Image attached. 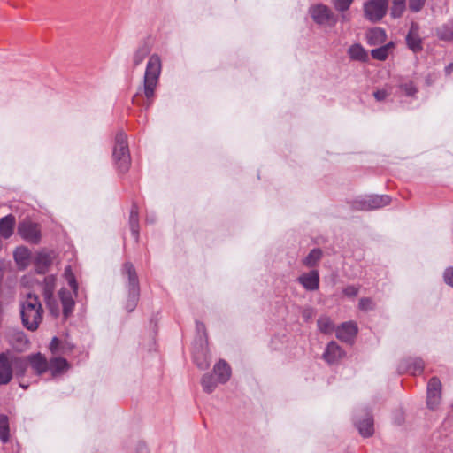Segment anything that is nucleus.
I'll return each instance as SVG.
<instances>
[{"label": "nucleus", "instance_id": "nucleus-1", "mask_svg": "<svg viewBox=\"0 0 453 453\" xmlns=\"http://www.w3.org/2000/svg\"><path fill=\"white\" fill-rule=\"evenodd\" d=\"M161 69L162 63L160 57L157 54L151 55L147 63L143 77V93L146 98V102L143 104V106L145 108H149L153 102Z\"/></svg>", "mask_w": 453, "mask_h": 453}, {"label": "nucleus", "instance_id": "nucleus-2", "mask_svg": "<svg viewBox=\"0 0 453 453\" xmlns=\"http://www.w3.org/2000/svg\"><path fill=\"white\" fill-rule=\"evenodd\" d=\"M43 310L37 296L27 294L20 303V314L22 324L30 330L38 328L42 320Z\"/></svg>", "mask_w": 453, "mask_h": 453}, {"label": "nucleus", "instance_id": "nucleus-3", "mask_svg": "<svg viewBox=\"0 0 453 453\" xmlns=\"http://www.w3.org/2000/svg\"><path fill=\"white\" fill-rule=\"evenodd\" d=\"M64 276L72 289V291H68L65 288H62L59 291V298L61 300L63 306V314L64 317L66 319L73 312L74 307L73 293H77L78 284L76 282L74 274L72 272V268L70 265L65 267Z\"/></svg>", "mask_w": 453, "mask_h": 453}, {"label": "nucleus", "instance_id": "nucleus-4", "mask_svg": "<svg viewBox=\"0 0 453 453\" xmlns=\"http://www.w3.org/2000/svg\"><path fill=\"white\" fill-rule=\"evenodd\" d=\"M122 273L127 275L128 279V300L127 303V310L128 311H133L136 307L140 295L137 274L134 265L131 263L124 264Z\"/></svg>", "mask_w": 453, "mask_h": 453}, {"label": "nucleus", "instance_id": "nucleus-5", "mask_svg": "<svg viewBox=\"0 0 453 453\" xmlns=\"http://www.w3.org/2000/svg\"><path fill=\"white\" fill-rule=\"evenodd\" d=\"M113 158L120 172L125 173L127 171L130 165V156L127 135L122 132L118 133L116 135L113 147Z\"/></svg>", "mask_w": 453, "mask_h": 453}, {"label": "nucleus", "instance_id": "nucleus-6", "mask_svg": "<svg viewBox=\"0 0 453 453\" xmlns=\"http://www.w3.org/2000/svg\"><path fill=\"white\" fill-rule=\"evenodd\" d=\"M309 12L318 25L334 27L337 22V18L332 10L323 4L311 6Z\"/></svg>", "mask_w": 453, "mask_h": 453}, {"label": "nucleus", "instance_id": "nucleus-7", "mask_svg": "<svg viewBox=\"0 0 453 453\" xmlns=\"http://www.w3.org/2000/svg\"><path fill=\"white\" fill-rule=\"evenodd\" d=\"M388 0H368L364 4L365 17L372 22H378L386 15Z\"/></svg>", "mask_w": 453, "mask_h": 453}, {"label": "nucleus", "instance_id": "nucleus-8", "mask_svg": "<svg viewBox=\"0 0 453 453\" xmlns=\"http://www.w3.org/2000/svg\"><path fill=\"white\" fill-rule=\"evenodd\" d=\"M390 197L388 196H368L357 200L354 207L358 210H374L389 204Z\"/></svg>", "mask_w": 453, "mask_h": 453}, {"label": "nucleus", "instance_id": "nucleus-9", "mask_svg": "<svg viewBox=\"0 0 453 453\" xmlns=\"http://www.w3.org/2000/svg\"><path fill=\"white\" fill-rule=\"evenodd\" d=\"M18 232L20 236L31 243H38L41 239L39 225L31 221H23L19 225Z\"/></svg>", "mask_w": 453, "mask_h": 453}, {"label": "nucleus", "instance_id": "nucleus-10", "mask_svg": "<svg viewBox=\"0 0 453 453\" xmlns=\"http://www.w3.org/2000/svg\"><path fill=\"white\" fill-rule=\"evenodd\" d=\"M441 383L436 377H433L427 384L426 403L429 409L434 410L440 403Z\"/></svg>", "mask_w": 453, "mask_h": 453}, {"label": "nucleus", "instance_id": "nucleus-11", "mask_svg": "<svg viewBox=\"0 0 453 453\" xmlns=\"http://www.w3.org/2000/svg\"><path fill=\"white\" fill-rule=\"evenodd\" d=\"M406 42L408 47L413 52H419L422 50V40L419 36V26L417 23L411 22L409 33L406 36Z\"/></svg>", "mask_w": 453, "mask_h": 453}, {"label": "nucleus", "instance_id": "nucleus-12", "mask_svg": "<svg viewBox=\"0 0 453 453\" xmlns=\"http://www.w3.org/2000/svg\"><path fill=\"white\" fill-rule=\"evenodd\" d=\"M357 333V326L354 322L342 323L336 329V337L345 342H351Z\"/></svg>", "mask_w": 453, "mask_h": 453}, {"label": "nucleus", "instance_id": "nucleus-13", "mask_svg": "<svg viewBox=\"0 0 453 453\" xmlns=\"http://www.w3.org/2000/svg\"><path fill=\"white\" fill-rule=\"evenodd\" d=\"M9 361L12 373L19 378L23 377L29 365L28 357H20L9 352Z\"/></svg>", "mask_w": 453, "mask_h": 453}, {"label": "nucleus", "instance_id": "nucleus-14", "mask_svg": "<svg viewBox=\"0 0 453 453\" xmlns=\"http://www.w3.org/2000/svg\"><path fill=\"white\" fill-rule=\"evenodd\" d=\"M55 281L56 278L53 275H50L44 278V297L50 312L54 316H58L59 312L58 309L56 305H54L53 301L51 300L52 292L55 288Z\"/></svg>", "mask_w": 453, "mask_h": 453}, {"label": "nucleus", "instance_id": "nucleus-15", "mask_svg": "<svg viewBox=\"0 0 453 453\" xmlns=\"http://www.w3.org/2000/svg\"><path fill=\"white\" fill-rule=\"evenodd\" d=\"M12 378V371L9 361V352L0 354V385H5Z\"/></svg>", "mask_w": 453, "mask_h": 453}, {"label": "nucleus", "instance_id": "nucleus-16", "mask_svg": "<svg viewBox=\"0 0 453 453\" xmlns=\"http://www.w3.org/2000/svg\"><path fill=\"white\" fill-rule=\"evenodd\" d=\"M298 281L306 290H317L319 286V273L317 271H311L303 273L299 276Z\"/></svg>", "mask_w": 453, "mask_h": 453}, {"label": "nucleus", "instance_id": "nucleus-17", "mask_svg": "<svg viewBox=\"0 0 453 453\" xmlns=\"http://www.w3.org/2000/svg\"><path fill=\"white\" fill-rule=\"evenodd\" d=\"M424 368V362L420 358H413L403 361L399 365V372H408L412 375L420 374Z\"/></svg>", "mask_w": 453, "mask_h": 453}, {"label": "nucleus", "instance_id": "nucleus-18", "mask_svg": "<svg viewBox=\"0 0 453 453\" xmlns=\"http://www.w3.org/2000/svg\"><path fill=\"white\" fill-rule=\"evenodd\" d=\"M27 357L29 365L38 375L48 371V361L43 355L37 353Z\"/></svg>", "mask_w": 453, "mask_h": 453}, {"label": "nucleus", "instance_id": "nucleus-19", "mask_svg": "<svg viewBox=\"0 0 453 453\" xmlns=\"http://www.w3.org/2000/svg\"><path fill=\"white\" fill-rule=\"evenodd\" d=\"M323 356L326 362L333 364L340 360L344 352L335 342H330Z\"/></svg>", "mask_w": 453, "mask_h": 453}, {"label": "nucleus", "instance_id": "nucleus-20", "mask_svg": "<svg viewBox=\"0 0 453 453\" xmlns=\"http://www.w3.org/2000/svg\"><path fill=\"white\" fill-rule=\"evenodd\" d=\"M10 344L18 350H24L27 348L28 340L21 331H12L8 334Z\"/></svg>", "mask_w": 453, "mask_h": 453}, {"label": "nucleus", "instance_id": "nucleus-21", "mask_svg": "<svg viewBox=\"0 0 453 453\" xmlns=\"http://www.w3.org/2000/svg\"><path fill=\"white\" fill-rule=\"evenodd\" d=\"M213 372L217 376V381L219 383L224 384L230 379L231 368L224 360H219L214 365Z\"/></svg>", "mask_w": 453, "mask_h": 453}, {"label": "nucleus", "instance_id": "nucleus-22", "mask_svg": "<svg viewBox=\"0 0 453 453\" xmlns=\"http://www.w3.org/2000/svg\"><path fill=\"white\" fill-rule=\"evenodd\" d=\"M15 223V217L12 214L2 218L0 219V235L4 239L11 237L14 231Z\"/></svg>", "mask_w": 453, "mask_h": 453}, {"label": "nucleus", "instance_id": "nucleus-23", "mask_svg": "<svg viewBox=\"0 0 453 453\" xmlns=\"http://www.w3.org/2000/svg\"><path fill=\"white\" fill-rule=\"evenodd\" d=\"M48 370L51 372L53 376L58 374H61L68 370L69 364L68 362L62 357H54L48 361Z\"/></svg>", "mask_w": 453, "mask_h": 453}, {"label": "nucleus", "instance_id": "nucleus-24", "mask_svg": "<svg viewBox=\"0 0 453 453\" xmlns=\"http://www.w3.org/2000/svg\"><path fill=\"white\" fill-rule=\"evenodd\" d=\"M356 426L364 437H369L373 434V419L368 413L365 414V418L363 420L356 422Z\"/></svg>", "mask_w": 453, "mask_h": 453}, {"label": "nucleus", "instance_id": "nucleus-25", "mask_svg": "<svg viewBox=\"0 0 453 453\" xmlns=\"http://www.w3.org/2000/svg\"><path fill=\"white\" fill-rule=\"evenodd\" d=\"M51 264V257L49 254L40 252L35 257V269L39 273H43Z\"/></svg>", "mask_w": 453, "mask_h": 453}, {"label": "nucleus", "instance_id": "nucleus-26", "mask_svg": "<svg viewBox=\"0 0 453 453\" xmlns=\"http://www.w3.org/2000/svg\"><path fill=\"white\" fill-rule=\"evenodd\" d=\"M367 40L371 45L383 43L386 40V33L380 27H374L368 31Z\"/></svg>", "mask_w": 453, "mask_h": 453}, {"label": "nucleus", "instance_id": "nucleus-27", "mask_svg": "<svg viewBox=\"0 0 453 453\" xmlns=\"http://www.w3.org/2000/svg\"><path fill=\"white\" fill-rule=\"evenodd\" d=\"M349 56L351 59L365 62L368 59V54L360 44H353L348 50Z\"/></svg>", "mask_w": 453, "mask_h": 453}, {"label": "nucleus", "instance_id": "nucleus-28", "mask_svg": "<svg viewBox=\"0 0 453 453\" xmlns=\"http://www.w3.org/2000/svg\"><path fill=\"white\" fill-rule=\"evenodd\" d=\"M30 251L26 247H18L14 251V259L19 266L25 268L29 262Z\"/></svg>", "mask_w": 453, "mask_h": 453}, {"label": "nucleus", "instance_id": "nucleus-29", "mask_svg": "<svg viewBox=\"0 0 453 453\" xmlns=\"http://www.w3.org/2000/svg\"><path fill=\"white\" fill-rule=\"evenodd\" d=\"M437 36L443 41H453V20L448 21L437 28Z\"/></svg>", "mask_w": 453, "mask_h": 453}, {"label": "nucleus", "instance_id": "nucleus-30", "mask_svg": "<svg viewBox=\"0 0 453 453\" xmlns=\"http://www.w3.org/2000/svg\"><path fill=\"white\" fill-rule=\"evenodd\" d=\"M150 48L147 44H142L137 48L133 56V63L134 66L141 65L146 57L150 54Z\"/></svg>", "mask_w": 453, "mask_h": 453}, {"label": "nucleus", "instance_id": "nucleus-31", "mask_svg": "<svg viewBox=\"0 0 453 453\" xmlns=\"http://www.w3.org/2000/svg\"><path fill=\"white\" fill-rule=\"evenodd\" d=\"M10 429L8 418L5 415H0V440L3 443L9 441Z\"/></svg>", "mask_w": 453, "mask_h": 453}, {"label": "nucleus", "instance_id": "nucleus-32", "mask_svg": "<svg viewBox=\"0 0 453 453\" xmlns=\"http://www.w3.org/2000/svg\"><path fill=\"white\" fill-rule=\"evenodd\" d=\"M130 228L133 235L137 238L139 233V224H138V208L135 205L132 206L130 211Z\"/></svg>", "mask_w": 453, "mask_h": 453}, {"label": "nucleus", "instance_id": "nucleus-33", "mask_svg": "<svg viewBox=\"0 0 453 453\" xmlns=\"http://www.w3.org/2000/svg\"><path fill=\"white\" fill-rule=\"evenodd\" d=\"M322 252L319 249H313L303 259V264L308 267H313L320 260Z\"/></svg>", "mask_w": 453, "mask_h": 453}, {"label": "nucleus", "instance_id": "nucleus-34", "mask_svg": "<svg viewBox=\"0 0 453 453\" xmlns=\"http://www.w3.org/2000/svg\"><path fill=\"white\" fill-rule=\"evenodd\" d=\"M218 383L217 380H214L213 376L211 374H204L201 380L202 387L207 393L213 392Z\"/></svg>", "mask_w": 453, "mask_h": 453}, {"label": "nucleus", "instance_id": "nucleus-35", "mask_svg": "<svg viewBox=\"0 0 453 453\" xmlns=\"http://www.w3.org/2000/svg\"><path fill=\"white\" fill-rule=\"evenodd\" d=\"M406 8V0H393L391 7V15L394 18H400Z\"/></svg>", "mask_w": 453, "mask_h": 453}, {"label": "nucleus", "instance_id": "nucleus-36", "mask_svg": "<svg viewBox=\"0 0 453 453\" xmlns=\"http://www.w3.org/2000/svg\"><path fill=\"white\" fill-rule=\"evenodd\" d=\"M318 327L324 334H332L334 326L328 317H321L318 319Z\"/></svg>", "mask_w": 453, "mask_h": 453}, {"label": "nucleus", "instance_id": "nucleus-37", "mask_svg": "<svg viewBox=\"0 0 453 453\" xmlns=\"http://www.w3.org/2000/svg\"><path fill=\"white\" fill-rule=\"evenodd\" d=\"M390 47L391 43H388L382 47L374 49L371 51V55L374 59L383 61L388 58Z\"/></svg>", "mask_w": 453, "mask_h": 453}, {"label": "nucleus", "instance_id": "nucleus-38", "mask_svg": "<svg viewBox=\"0 0 453 453\" xmlns=\"http://www.w3.org/2000/svg\"><path fill=\"white\" fill-rule=\"evenodd\" d=\"M334 8L339 12H345L349 9L354 0H332Z\"/></svg>", "mask_w": 453, "mask_h": 453}, {"label": "nucleus", "instance_id": "nucleus-39", "mask_svg": "<svg viewBox=\"0 0 453 453\" xmlns=\"http://www.w3.org/2000/svg\"><path fill=\"white\" fill-rule=\"evenodd\" d=\"M426 0H409V9L412 12H418L422 10Z\"/></svg>", "mask_w": 453, "mask_h": 453}, {"label": "nucleus", "instance_id": "nucleus-40", "mask_svg": "<svg viewBox=\"0 0 453 453\" xmlns=\"http://www.w3.org/2000/svg\"><path fill=\"white\" fill-rule=\"evenodd\" d=\"M194 360L196 364V365L201 369V370H205L209 367L210 365V361L206 356V354H204L203 356V357L200 359V357H198L197 354H195L194 356Z\"/></svg>", "mask_w": 453, "mask_h": 453}, {"label": "nucleus", "instance_id": "nucleus-41", "mask_svg": "<svg viewBox=\"0 0 453 453\" xmlns=\"http://www.w3.org/2000/svg\"><path fill=\"white\" fill-rule=\"evenodd\" d=\"M358 307L360 310L367 311L374 308V303L370 298H361Z\"/></svg>", "mask_w": 453, "mask_h": 453}, {"label": "nucleus", "instance_id": "nucleus-42", "mask_svg": "<svg viewBox=\"0 0 453 453\" xmlns=\"http://www.w3.org/2000/svg\"><path fill=\"white\" fill-rule=\"evenodd\" d=\"M443 279L446 284L453 288V267H448L444 271Z\"/></svg>", "mask_w": 453, "mask_h": 453}, {"label": "nucleus", "instance_id": "nucleus-43", "mask_svg": "<svg viewBox=\"0 0 453 453\" xmlns=\"http://www.w3.org/2000/svg\"><path fill=\"white\" fill-rule=\"evenodd\" d=\"M401 88L404 91V93L407 96H413L417 92V89L414 87L412 82H408V83L401 85Z\"/></svg>", "mask_w": 453, "mask_h": 453}, {"label": "nucleus", "instance_id": "nucleus-44", "mask_svg": "<svg viewBox=\"0 0 453 453\" xmlns=\"http://www.w3.org/2000/svg\"><path fill=\"white\" fill-rule=\"evenodd\" d=\"M389 94H390L389 91H388L387 89L383 88V89L375 91L373 96H374V97H375V99L377 101H383L384 99L387 98V96Z\"/></svg>", "mask_w": 453, "mask_h": 453}, {"label": "nucleus", "instance_id": "nucleus-45", "mask_svg": "<svg viewBox=\"0 0 453 453\" xmlns=\"http://www.w3.org/2000/svg\"><path fill=\"white\" fill-rule=\"evenodd\" d=\"M344 295L348 296H355L358 293V288L356 286H348L343 289Z\"/></svg>", "mask_w": 453, "mask_h": 453}, {"label": "nucleus", "instance_id": "nucleus-46", "mask_svg": "<svg viewBox=\"0 0 453 453\" xmlns=\"http://www.w3.org/2000/svg\"><path fill=\"white\" fill-rule=\"evenodd\" d=\"M59 340L57 337H54L50 342V349L52 352L56 351L58 349Z\"/></svg>", "mask_w": 453, "mask_h": 453}, {"label": "nucleus", "instance_id": "nucleus-47", "mask_svg": "<svg viewBox=\"0 0 453 453\" xmlns=\"http://www.w3.org/2000/svg\"><path fill=\"white\" fill-rule=\"evenodd\" d=\"M196 329L198 332H203L205 334V326L203 323H196Z\"/></svg>", "mask_w": 453, "mask_h": 453}, {"label": "nucleus", "instance_id": "nucleus-48", "mask_svg": "<svg viewBox=\"0 0 453 453\" xmlns=\"http://www.w3.org/2000/svg\"><path fill=\"white\" fill-rule=\"evenodd\" d=\"M453 72V64H449L445 67V73L446 74L449 75Z\"/></svg>", "mask_w": 453, "mask_h": 453}, {"label": "nucleus", "instance_id": "nucleus-49", "mask_svg": "<svg viewBox=\"0 0 453 453\" xmlns=\"http://www.w3.org/2000/svg\"><path fill=\"white\" fill-rule=\"evenodd\" d=\"M140 95L139 94H136L134 98H133V103L134 104H140Z\"/></svg>", "mask_w": 453, "mask_h": 453}, {"label": "nucleus", "instance_id": "nucleus-50", "mask_svg": "<svg viewBox=\"0 0 453 453\" xmlns=\"http://www.w3.org/2000/svg\"><path fill=\"white\" fill-rule=\"evenodd\" d=\"M303 316L305 318V319H309L311 316V311H309V310H306L303 311Z\"/></svg>", "mask_w": 453, "mask_h": 453}, {"label": "nucleus", "instance_id": "nucleus-51", "mask_svg": "<svg viewBox=\"0 0 453 453\" xmlns=\"http://www.w3.org/2000/svg\"><path fill=\"white\" fill-rule=\"evenodd\" d=\"M19 385H20V387H22V388H27V386L23 385L22 383H19Z\"/></svg>", "mask_w": 453, "mask_h": 453}]
</instances>
